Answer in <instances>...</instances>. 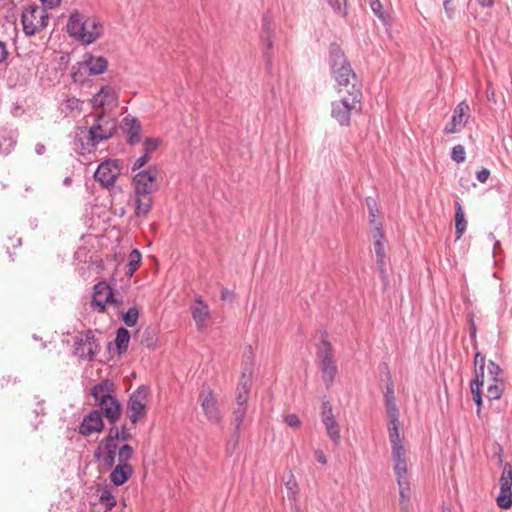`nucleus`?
Here are the masks:
<instances>
[{"instance_id":"obj_1","label":"nucleus","mask_w":512,"mask_h":512,"mask_svg":"<svg viewBox=\"0 0 512 512\" xmlns=\"http://www.w3.org/2000/svg\"><path fill=\"white\" fill-rule=\"evenodd\" d=\"M329 67L338 94L342 95L346 89L357 88L362 90V84L358 80L350 61L337 43H331L329 46Z\"/></svg>"},{"instance_id":"obj_2","label":"nucleus","mask_w":512,"mask_h":512,"mask_svg":"<svg viewBox=\"0 0 512 512\" xmlns=\"http://www.w3.org/2000/svg\"><path fill=\"white\" fill-rule=\"evenodd\" d=\"M115 128V121L111 117L104 113L99 114L93 125L88 129L85 138L78 136L75 145L77 149L80 148L81 154L91 152L100 142L111 138Z\"/></svg>"},{"instance_id":"obj_3","label":"nucleus","mask_w":512,"mask_h":512,"mask_svg":"<svg viewBox=\"0 0 512 512\" xmlns=\"http://www.w3.org/2000/svg\"><path fill=\"white\" fill-rule=\"evenodd\" d=\"M67 32L81 43L89 45L101 36L102 24L96 18H85L79 12H73L67 22Z\"/></svg>"},{"instance_id":"obj_4","label":"nucleus","mask_w":512,"mask_h":512,"mask_svg":"<svg viewBox=\"0 0 512 512\" xmlns=\"http://www.w3.org/2000/svg\"><path fill=\"white\" fill-rule=\"evenodd\" d=\"M339 100L331 103V117L343 127L351 124L353 113L360 112L362 108V90L346 89Z\"/></svg>"},{"instance_id":"obj_5","label":"nucleus","mask_w":512,"mask_h":512,"mask_svg":"<svg viewBox=\"0 0 512 512\" xmlns=\"http://www.w3.org/2000/svg\"><path fill=\"white\" fill-rule=\"evenodd\" d=\"M316 358L322 381L325 387L330 389L338 374V365L334 357L332 344L326 332L321 334L320 340L316 344Z\"/></svg>"},{"instance_id":"obj_6","label":"nucleus","mask_w":512,"mask_h":512,"mask_svg":"<svg viewBox=\"0 0 512 512\" xmlns=\"http://www.w3.org/2000/svg\"><path fill=\"white\" fill-rule=\"evenodd\" d=\"M134 455V450L129 444H123L119 447L117 453L118 465H116L110 473V481L115 486H121L126 483L129 478L133 475V467L129 464V461Z\"/></svg>"},{"instance_id":"obj_7","label":"nucleus","mask_w":512,"mask_h":512,"mask_svg":"<svg viewBox=\"0 0 512 512\" xmlns=\"http://www.w3.org/2000/svg\"><path fill=\"white\" fill-rule=\"evenodd\" d=\"M23 31L27 36L42 31L48 24V13L44 7L29 5L21 15Z\"/></svg>"},{"instance_id":"obj_8","label":"nucleus","mask_w":512,"mask_h":512,"mask_svg":"<svg viewBox=\"0 0 512 512\" xmlns=\"http://www.w3.org/2000/svg\"><path fill=\"white\" fill-rule=\"evenodd\" d=\"M99 343L92 330L81 332L74 343V355L83 360H93L99 352Z\"/></svg>"},{"instance_id":"obj_9","label":"nucleus","mask_w":512,"mask_h":512,"mask_svg":"<svg viewBox=\"0 0 512 512\" xmlns=\"http://www.w3.org/2000/svg\"><path fill=\"white\" fill-rule=\"evenodd\" d=\"M148 394V387L140 386L130 395L127 407L129 410V419L133 424H136L141 418L146 416Z\"/></svg>"},{"instance_id":"obj_10","label":"nucleus","mask_w":512,"mask_h":512,"mask_svg":"<svg viewBox=\"0 0 512 512\" xmlns=\"http://www.w3.org/2000/svg\"><path fill=\"white\" fill-rule=\"evenodd\" d=\"M158 168L150 166L138 172L133 178L134 194L151 195L157 190Z\"/></svg>"},{"instance_id":"obj_11","label":"nucleus","mask_w":512,"mask_h":512,"mask_svg":"<svg viewBox=\"0 0 512 512\" xmlns=\"http://www.w3.org/2000/svg\"><path fill=\"white\" fill-rule=\"evenodd\" d=\"M116 441V431H108V434L101 440L98 450L95 452V457L100 459L102 456L103 464L108 468H112L115 465L119 450Z\"/></svg>"},{"instance_id":"obj_12","label":"nucleus","mask_w":512,"mask_h":512,"mask_svg":"<svg viewBox=\"0 0 512 512\" xmlns=\"http://www.w3.org/2000/svg\"><path fill=\"white\" fill-rule=\"evenodd\" d=\"M198 400L206 419L211 423L221 421V413L213 390L210 387H203L199 393Z\"/></svg>"},{"instance_id":"obj_13","label":"nucleus","mask_w":512,"mask_h":512,"mask_svg":"<svg viewBox=\"0 0 512 512\" xmlns=\"http://www.w3.org/2000/svg\"><path fill=\"white\" fill-rule=\"evenodd\" d=\"M500 492L497 496V505L502 509L512 507V465L506 462L500 476Z\"/></svg>"},{"instance_id":"obj_14","label":"nucleus","mask_w":512,"mask_h":512,"mask_svg":"<svg viewBox=\"0 0 512 512\" xmlns=\"http://www.w3.org/2000/svg\"><path fill=\"white\" fill-rule=\"evenodd\" d=\"M320 417L327 435L335 445H338L341 440L340 428L333 414L332 405L327 399L322 400Z\"/></svg>"},{"instance_id":"obj_15","label":"nucleus","mask_w":512,"mask_h":512,"mask_svg":"<svg viewBox=\"0 0 512 512\" xmlns=\"http://www.w3.org/2000/svg\"><path fill=\"white\" fill-rule=\"evenodd\" d=\"M470 118V106L466 101L460 102L453 110L450 122L444 127V134L462 131Z\"/></svg>"},{"instance_id":"obj_16","label":"nucleus","mask_w":512,"mask_h":512,"mask_svg":"<svg viewBox=\"0 0 512 512\" xmlns=\"http://www.w3.org/2000/svg\"><path fill=\"white\" fill-rule=\"evenodd\" d=\"M120 174V166L117 160H105L97 167L94 178L103 187H110L114 185L117 177Z\"/></svg>"},{"instance_id":"obj_17","label":"nucleus","mask_w":512,"mask_h":512,"mask_svg":"<svg viewBox=\"0 0 512 512\" xmlns=\"http://www.w3.org/2000/svg\"><path fill=\"white\" fill-rule=\"evenodd\" d=\"M104 423L102 414L99 410L93 409L82 419L79 426V434L90 436L93 433H99L103 430Z\"/></svg>"},{"instance_id":"obj_18","label":"nucleus","mask_w":512,"mask_h":512,"mask_svg":"<svg viewBox=\"0 0 512 512\" xmlns=\"http://www.w3.org/2000/svg\"><path fill=\"white\" fill-rule=\"evenodd\" d=\"M112 298V288L105 281H100L94 285L91 307L99 313L105 312L106 304Z\"/></svg>"},{"instance_id":"obj_19","label":"nucleus","mask_w":512,"mask_h":512,"mask_svg":"<svg viewBox=\"0 0 512 512\" xmlns=\"http://www.w3.org/2000/svg\"><path fill=\"white\" fill-rule=\"evenodd\" d=\"M391 454L393 460V470L396 476L397 484H401L402 481H408V467L404 445L392 447Z\"/></svg>"},{"instance_id":"obj_20","label":"nucleus","mask_w":512,"mask_h":512,"mask_svg":"<svg viewBox=\"0 0 512 512\" xmlns=\"http://www.w3.org/2000/svg\"><path fill=\"white\" fill-rule=\"evenodd\" d=\"M123 123L126 126V141L130 145H136L141 141L142 127L140 121L131 115L123 118Z\"/></svg>"},{"instance_id":"obj_21","label":"nucleus","mask_w":512,"mask_h":512,"mask_svg":"<svg viewBox=\"0 0 512 512\" xmlns=\"http://www.w3.org/2000/svg\"><path fill=\"white\" fill-rule=\"evenodd\" d=\"M191 313L197 329L202 330L205 327L206 320L210 316V310L209 306L204 302L201 296L195 298V303L191 309Z\"/></svg>"},{"instance_id":"obj_22","label":"nucleus","mask_w":512,"mask_h":512,"mask_svg":"<svg viewBox=\"0 0 512 512\" xmlns=\"http://www.w3.org/2000/svg\"><path fill=\"white\" fill-rule=\"evenodd\" d=\"M118 95L111 86H102L97 94L91 99L93 108H100L105 105H111L116 103Z\"/></svg>"},{"instance_id":"obj_23","label":"nucleus","mask_w":512,"mask_h":512,"mask_svg":"<svg viewBox=\"0 0 512 512\" xmlns=\"http://www.w3.org/2000/svg\"><path fill=\"white\" fill-rule=\"evenodd\" d=\"M97 405L100 406L101 414H104L111 425L117 423L121 415V405L116 398H109L105 403L100 402Z\"/></svg>"},{"instance_id":"obj_24","label":"nucleus","mask_w":512,"mask_h":512,"mask_svg":"<svg viewBox=\"0 0 512 512\" xmlns=\"http://www.w3.org/2000/svg\"><path fill=\"white\" fill-rule=\"evenodd\" d=\"M83 62L89 75L103 74L108 66L106 58L103 56H94L92 54H86Z\"/></svg>"},{"instance_id":"obj_25","label":"nucleus","mask_w":512,"mask_h":512,"mask_svg":"<svg viewBox=\"0 0 512 512\" xmlns=\"http://www.w3.org/2000/svg\"><path fill=\"white\" fill-rule=\"evenodd\" d=\"M113 384L108 380H104L95 384L91 389V395L96 404L107 401L109 398H115L113 395Z\"/></svg>"},{"instance_id":"obj_26","label":"nucleus","mask_w":512,"mask_h":512,"mask_svg":"<svg viewBox=\"0 0 512 512\" xmlns=\"http://www.w3.org/2000/svg\"><path fill=\"white\" fill-rule=\"evenodd\" d=\"M389 424L387 427L389 440L391 442V448L397 446H403L402 440L400 438V421H399V413L397 414H389Z\"/></svg>"},{"instance_id":"obj_27","label":"nucleus","mask_w":512,"mask_h":512,"mask_svg":"<svg viewBox=\"0 0 512 512\" xmlns=\"http://www.w3.org/2000/svg\"><path fill=\"white\" fill-rule=\"evenodd\" d=\"M251 376L252 371L248 370V375L244 372L241 378V381L239 383V386L237 388V395H236V404L237 405H245L247 404L249 393H250V387H251Z\"/></svg>"},{"instance_id":"obj_28","label":"nucleus","mask_w":512,"mask_h":512,"mask_svg":"<svg viewBox=\"0 0 512 512\" xmlns=\"http://www.w3.org/2000/svg\"><path fill=\"white\" fill-rule=\"evenodd\" d=\"M16 133L12 130H0V155H8L15 147Z\"/></svg>"},{"instance_id":"obj_29","label":"nucleus","mask_w":512,"mask_h":512,"mask_svg":"<svg viewBox=\"0 0 512 512\" xmlns=\"http://www.w3.org/2000/svg\"><path fill=\"white\" fill-rule=\"evenodd\" d=\"M262 42H263V55L266 58L267 65H270V63H271L270 51L272 49L273 42H272V30L270 28V22L267 17H265L263 19Z\"/></svg>"},{"instance_id":"obj_30","label":"nucleus","mask_w":512,"mask_h":512,"mask_svg":"<svg viewBox=\"0 0 512 512\" xmlns=\"http://www.w3.org/2000/svg\"><path fill=\"white\" fill-rule=\"evenodd\" d=\"M81 101L80 99L72 96L66 98L61 102L59 106V110L62 114L67 116H77L81 111Z\"/></svg>"},{"instance_id":"obj_31","label":"nucleus","mask_w":512,"mask_h":512,"mask_svg":"<svg viewBox=\"0 0 512 512\" xmlns=\"http://www.w3.org/2000/svg\"><path fill=\"white\" fill-rule=\"evenodd\" d=\"M152 208V196L135 194V214L137 217H145Z\"/></svg>"},{"instance_id":"obj_32","label":"nucleus","mask_w":512,"mask_h":512,"mask_svg":"<svg viewBox=\"0 0 512 512\" xmlns=\"http://www.w3.org/2000/svg\"><path fill=\"white\" fill-rule=\"evenodd\" d=\"M467 227V221L460 201H455V234L460 239Z\"/></svg>"},{"instance_id":"obj_33","label":"nucleus","mask_w":512,"mask_h":512,"mask_svg":"<svg viewBox=\"0 0 512 512\" xmlns=\"http://www.w3.org/2000/svg\"><path fill=\"white\" fill-rule=\"evenodd\" d=\"M130 338V332L126 328L120 327L117 329L115 344L119 354H123L127 351Z\"/></svg>"},{"instance_id":"obj_34","label":"nucleus","mask_w":512,"mask_h":512,"mask_svg":"<svg viewBox=\"0 0 512 512\" xmlns=\"http://www.w3.org/2000/svg\"><path fill=\"white\" fill-rule=\"evenodd\" d=\"M384 398H385V407H386L387 415L399 413L397 405H396V399L394 396V387L391 382L388 383L386 386V392H385Z\"/></svg>"},{"instance_id":"obj_35","label":"nucleus","mask_w":512,"mask_h":512,"mask_svg":"<svg viewBox=\"0 0 512 512\" xmlns=\"http://www.w3.org/2000/svg\"><path fill=\"white\" fill-rule=\"evenodd\" d=\"M400 495V507L404 512H409L410 504V483L409 481H402L398 484Z\"/></svg>"},{"instance_id":"obj_36","label":"nucleus","mask_w":512,"mask_h":512,"mask_svg":"<svg viewBox=\"0 0 512 512\" xmlns=\"http://www.w3.org/2000/svg\"><path fill=\"white\" fill-rule=\"evenodd\" d=\"M88 75V70L86 69L83 61L77 62L72 66L71 77L74 83L83 84Z\"/></svg>"},{"instance_id":"obj_37","label":"nucleus","mask_w":512,"mask_h":512,"mask_svg":"<svg viewBox=\"0 0 512 512\" xmlns=\"http://www.w3.org/2000/svg\"><path fill=\"white\" fill-rule=\"evenodd\" d=\"M141 258V254L137 249L130 252L128 256L127 270L125 272L128 277H131L135 273L141 262Z\"/></svg>"},{"instance_id":"obj_38","label":"nucleus","mask_w":512,"mask_h":512,"mask_svg":"<svg viewBox=\"0 0 512 512\" xmlns=\"http://www.w3.org/2000/svg\"><path fill=\"white\" fill-rule=\"evenodd\" d=\"M139 318V310L136 306L130 307L125 313H122L121 320L129 327H134Z\"/></svg>"},{"instance_id":"obj_39","label":"nucleus","mask_w":512,"mask_h":512,"mask_svg":"<svg viewBox=\"0 0 512 512\" xmlns=\"http://www.w3.org/2000/svg\"><path fill=\"white\" fill-rule=\"evenodd\" d=\"M247 406L245 405H237L234 409V423H235V435L238 438L240 427L244 421L246 415Z\"/></svg>"},{"instance_id":"obj_40","label":"nucleus","mask_w":512,"mask_h":512,"mask_svg":"<svg viewBox=\"0 0 512 512\" xmlns=\"http://www.w3.org/2000/svg\"><path fill=\"white\" fill-rule=\"evenodd\" d=\"M503 394V383L502 381H492L487 388V398L489 400H498Z\"/></svg>"},{"instance_id":"obj_41","label":"nucleus","mask_w":512,"mask_h":512,"mask_svg":"<svg viewBox=\"0 0 512 512\" xmlns=\"http://www.w3.org/2000/svg\"><path fill=\"white\" fill-rule=\"evenodd\" d=\"M335 14L340 17L347 16V0H327Z\"/></svg>"},{"instance_id":"obj_42","label":"nucleus","mask_w":512,"mask_h":512,"mask_svg":"<svg viewBox=\"0 0 512 512\" xmlns=\"http://www.w3.org/2000/svg\"><path fill=\"white\" fill-rule=\"evenodd\" d=\"M99 500L109 510L116 505L115 497L109 489H103L101 491Z\"/></svg>"},{"instance_id":"obj_43","label":"nucleus","mask_w":512,"mask_h":512,"mask_svg":"<svg viewBox=\"0 0 512 512\" xmlns=\"http://www.w3.org/2000/svg\"><path fill=\"white\" fill-rule=\"evenodd\" d=\"M109 431H116L117 440H121L123 442H127L132 438V434L129 432L126 425L121 426V428L117 427L116 424L111 425Z\"/></svg>"},{"instance_id":"obj_44","label":"nucleus","mask_w":512,"mask_h":512,"mask_svg":"<svg viewBox=\"0 0 512 512\" xmlns=\"http://www.w3.org/2000/svg\"><path fill=\"white\" fill-rule=\"evenodd\" d=\"M466 158V152L463 145L458 144L451 150V159L456 163H463Z\"/></svg>"},{"instance_id":"obj_45","label":"nucleus","mask_w":512,"mask_h":512,"mask_svg":"<svg viewBox=\"0 0 512 512\" xmlns=\"http://www.w3.org/2000/svg\"><path fill=\"white\" fill-rule=\"evenodd\" d=\"M488 374L491 377L492 381H502V379H501L502 369L494 361H489Z\"/></svg>"},{"instance_id":"obj_46","label":"nucleus","mask_w":512,"mask_h":512,"mask_svg":"<svg viewBox=\"0 0 512 512\" xmlns=\"http://www.w3.org/2000/svg\"><path fill=\"white\" fill-rule=\"evenodd\" d=\"M366 204H367L368 210H369L370 223L371 224H375L376 223V216H377V213H378L376 201L372 197H367L366 198Z\"/></svg>"},{"instance_id":"obj_47","label":"nucleus","mask_w":512,"mask_h":512,"mask_svg":"<svg viewBox=\"0 0 512 512\" xmlns=\"http://www.w3.org/2000/svg\"><path fill=\"white\" fill-rule=\"evenodd\" d=\"M159 145V140L156 138H146L144 141V153L149 156L150 153L154 152Z\"/></svg>"},{"instance_id":"obj_48","label":"nucleus","mask_w":512,"mask_h":512,"mask_svg":"<svg viewBox=\"0 0 512 512\" xmlns=\"http://www.w3.org/2000/svg\"><path fill=\"white\" fill-rule=\"evenodd\" d=\"M370 7L373 13L382 21H385L383 7L380 0H370Z\"/></svg>"},{"instance_id":"obj_49","label":"nucleus","mask_w":512,"mask_h":512,"mask_svg":"<svg viewBox=\"0 0 512 512\" xmlns=\"http://www.w3.org/2000/svg\"><path fill=\"white\" fill-rule=\"evenodd\" d=\"M374 225V229H373V240L374 241H378L380 243H385V233L382 229V225L381 223H375L373 224Z\"/></svg>"},{"instance_id":"obj_50","label":"nucleus","mask_w":512,"mask_h":512,"mask_svg":"<svg viewBox=\"0 0 512 512\" xmlns=\"http://www.w3.org/2000/svg\"><path fill=\"white\" fill-rule=\"evenodd\" d=\"M484 370L485 365H479L475 366V376L472 379L471 382H473L475 385H483L484 383Z\"/></svg>"},{"instance_id":"obj_51","label":"nucleus","mask_w":512,"mask_h":512,"mask_svg":"<svg viewBox=\"0 0 512 512\" xmlns=\"http://www.w3.org/2000/svg\"><path fill=\"white\" fill-rule=\"evenodd\" d=\"M386 255L376 256V263L382 278L386 276Z\"/></svg>"},{"instance_id":"obj_52","label":"nucleus","mask_w":512,"mask_h":512,"mask_svg":"<svg viewBox=\"0 0 512 512\" xmlns=\"http://www.w3.org/2000/svg\"><path fill=\"white\" fill-rule=\"evenodd\" d=\"M284 420L289 427H298L301 423L299 417L294 413L286 415Z\"/></svg>"},{"instance_id":"obj_53","label":"nucleus","mask_w":512,"mask_h":512,"mask_svg":"<svg viewBox=\"0 0 512 512\" xmlns=\"http://www.w3.org/2000/svg\"><path fill=\"white\" fill-rule=\"evenodd\" d=\"M148 159L149 156L144 153L142 156L135 160V162L132 165V170L135 171L143 167L148 162Z\"/></svg>"},{"instance_id":"obj_54","label":"nucleus","mask_w":512,"mask_h":512,"mask_svg":"<svg viewBox=\"0 0 512 512\" xmlns=\"http://www.w3.org/2000/svg\"><path fill=\"white\" fill-rule=\"evenodd\" d=\"M490 176V170L487 168H482L480 171L476 173V178L480 183H485Z\"/></svg>"},{"instance_id":"obj_55","label":"nucleus","mask_w":512,"mask_h":512,"mask_svg":"<svg viewBox=\"0 0 512 512\" xmlns=\"http://www.w3.org/2000/svg\"><path fill=\"white\" fill-rule=\"evenodd\" d=\"M108 304L114 305L116 308H119L123 304V296L120 294H115L112 291V298L109 299Z\"/></svg>"},{"instance_id":"obj_56","label":"nucleus","mask_w":512,"mask_h":512,"mask_svg":"<svg viewBox=\"0 0 512 512\" xmlns=\"http://www.w3.org/2000/svg\"><path fill=\"white\" fill-rule=\"evenodd\" d=\"M234 299V293L227 289V288H223L221 290V300L223 301H232Z\"/></svg>"},{"instance_id":"obj_57","label":"nucleus","mask_w":512,"mask_h":512,"mask_svg":"<svg viewBox=\"0 0 512 512\" xmlns=\"http://www.w3.org/2000/svg\"><path fill=\"white\" fill-rule=\"evenodd\" d=\"M374 250H375L376 256L386 255L385 254L384 243H380L378 241H374Z\"/></svg>"},{"instance_id":"obj_58","label":"nucleus","mask_w":512,"mask_h":512,"mask_svg":"<svg viewBox=\"0 0 512 512\" xmlns=\"http://www.w3.org/2000/svg\"><path fill=\"white\" fill-rule=\"evenodd\" d=\"M482 385H475L473 382H471V393L473 395V400L474 399H479L481 398V390H480V387Z\"/></svg>"},{"instance_id":"obj_59","label":"nucleus","mask_w":512,"mask_h":512,"mask_svg":"<svg viewBox=\"0 0 512 512\" xmlns=\"http://www.w3.org/2000/svg\"><path fill=\"white\" fill-rule=\"evenodd\" d=\"M8 57V51L6 44L0 41V64L4 62Z\"/></svg>"},{"instance_id":"obj_60","label":"nucleus","mask_w":512,"mask_h":512,"mask_svg":"<svg viewBox=\"0 0 512 512\" xmlns=\"http://www.w3.org/2000/svg\"><path fill=\"white\" fill-rule=\"evenodd\" d=\"M44 6L53 9L60 5L61 0H40Z\"/></svg>"},{"instance_id":"obj_61","label":"nucleus","mask_w":512,"mask_h":512,"mask_svg":"<svg viewBox=\"0 0 512 512\" xmlns=\"http://www.w3.org/2000/svg\"><path fill=\"white\" fill-rule=\"evenodd\" d=\"M481 364L485 365V356L482 353L477 352L474 358V365L479 366Z\"/></svg>"},{"instance_id":"obj_62","label":"nucleus","mask_w":512,"mask_h":512,"mask_svg":"<svg viewBox=\"0 0 512 512\" xmlns=\"http://www.w3.org/2000/svg\"><path fill=\"white\" fill-rule=\"evenodd\" d=\"M315 455L319 463L323 465L327 463V458L321 450H316Z\"/></svg>"},{"instance_id":"obj_63","label":"nucleus","mask_w":512,"mask_h":512,"mask_svg":"<svg viewBox=\"0 0 512 512\" xmlns=\"http://www.w3.org/2000/svg\"><path fill=\"white\" fill-rule=\"evenodd\" d=\"M450 2L451 0H443L444 9L448 15L449 18H452L453 11L450 8Z\"/></svg>"},{"instance_id":"obj_64","label":"nucleus","mask_w":512,"mask_h":512,"mask_svg":"<svg viewBox=\"0 0 512 512\" xmlns=\"http://www.w3.org/2000/svg\"><path fill=\"white\" fill-rule=\"evenodd\" d=\"M35 151L38 155H42L45 152V146L41 143H38L35 147Z\"/></svg>"}]
</instances>
